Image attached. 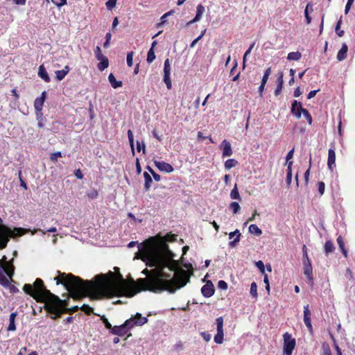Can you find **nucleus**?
Instances as JSON below:
<instances>
[{"mask_svg":"<svg viewBox=\"0 0 355 355\" xmlns=\"http://www.w3.org/2000/svg\"><path fill=\"white\" fill-rule=\"evenodd\" d=\"M141 259L148 267H155L152 270L145 268L142 273L146 278L132 279L128 283L119 273V282L114 280V273L96 276V284L88 282L92 289L91 297L97 299L125 296L132 297L141 291L153 293L168 291L175 293L184 286L190 279V275L184 269L179 268L178 261L174 260L173 253L162 239L152 236L139 244Z\"/></svg>","mask_w":355,"mask_h":355,"instance_id":"obj_1","label":"nucleus"},{"mask_svg":"<svg viewBox=\"0 0 355 355\" xmlns=\"http://www.w3.org/2000/svg\"><path fill=\"white\" fill-rule=\"evenodd\" d=\"M58 275L54 277L57 284L63 285L67 290V298L61 300L58 296L52 293L48 290L43 281L37 278L35 279L34 284H26L23 286V291L31 296L38 302L44 303V309L48 313H51V318L56 320L60 318L64 313V310L68 308L69 299L72 297L76 300H80L84 297H89L91 300H98L91 297V293L93 292L92 289L89 286L88 282L96 284L97 281L96 277L94 281L83 280L78 276H75L71 273L66 274L57 271Z\"/></svg>","mask_w":355,"mask_h":355,"instance_id":"obj_2","label":"nucleus"},{"mask_svg":"<svg viewBox=\"0 0 355 355\" xmlns=\"http://www.w3.org/2000/svg\"><path fill=\"white\" fill-rule=\"evenodd\" d=\"M28 230L21 227H15L11 230L3 225V220L0 218V250L4 249L10 238L15 239L24 235Z\"/></svg>","mask_w":355,"mask_h":355,"instance_id":"obj_3","label":"nucleus"},{"mask_svg":"<svg viewBox=\"0 0 355 355\" xmlns=\"http://www.w3.org/2000/svg\"><path fill=\"white\" fill-rule=\"evenodd\" d=\"M291 112L293 115H294L297 119H300L303 114L304 118L307 121L309 125L312 124L313 119L311 114L308 111V110L303 108L302 103L298 102L295 100L291 105Z\"/></svg>","mask_w":355,"mask_h":355,"instance_id":"obj_4","label":"nucleus"},{"mask_svg":"<svg viewBox=\"0 0 355 355\" xmlns=\"http://www.w3.org/2000/svg\"><path fill=\"white\" fill-rule=\"evenodd\" d=\"M284 338V353L285 355H291L295 347V339L292 338L291 334L286 332L283 335Z\"/></svg>","mask_w":355,"mask_h":355,"instance_id":"obj_5","label":"nucleus"},{"mask_svg":"<svg viewBox=\"0 0 355 355\" xmlns=\"http://www.w3.org/2000/svg\"><path fill=\"white\" fill-rule=\"evenodd\" d=\"M217 326V334L214 336V342L217 344H221L223 342V318L218 317L216 319Z\"/></svg>","mask_w":355,"mask_h":355,"instance_id":"obj_6","label":"nucleus"},{"mask_svg":"<svg viewBox=\"0 0 355 355\" xmlns=\"http://www.w3.org/2000/svg\"><path fill=\"white\" fill-rule=\"evenodd\" d=\"M311 311L309 310V304L304 306V322L309 332L313 333V326L311 320Z\"/></svg>","mask_w":355,"mask_h":355,"instance_id":"obj_7","label":"nucleus"},{"mask_svg":"<svg viewBox=\"0 0 355 355\" xmlns=\"http://www.w3.org/2000/svg\"><path fill=\"white\" fill-rule=\"evenodd\" d=\"M2 265L3 266L2 273L5 272L11 278L14 274V266L10 262L6 261V257L5 256L3 257Z\"/></svg>","mask_w":355,"mask_h":355,"instance_id":"obj_8","label":"nucleus"},{"mask_svg":"<svg viewBox=\"0 0 355 355\" xmlns=\"http://www.w3.org/2000/svg\"><path fill=\"white\" fill-rule=\"evenodd\" d=\"M304 274L306 276L311 284H313V268L311 261H304Z\"/></svg>","mask_w":355,"mask_h":355,"instance_id":"obj_9","label":"nucleus"},{"mask_svg":"<svg viewBox=\"0 0 355 355\" xmlns=\"http://www.w3.org/2000/svg\"><path fill=\"white\" fill-rule=\"evenodd\" d=\"M201 293L205 297H210L214 294V288L213 284L209 282L205 284L201 288Z\"/></svg>","mask_w":355,"mask_h":355,"instance_id":"obj_10","label":"nucleus"},{"mask_svg":"<svg viewBox=\"0 0 355 355\" xmlns=\"http://www.w3.org/2000/svg\"><path fill=\"white\" fill-rule=\"evenodd\" d=\"M220 148L223 150V157H230L232 155L233 151L232 149V146L230 141L226 139H224L221 144Z\"/></svg>","mask_w":355,"mask_h":355,"instance_id":"obj_11","label":"nucleus"},{"mask_svg":"<svg viewBox=\"0 0 355 355\" xmlns=\"http://www.w3.org/2000/svg\"><path fill=\"white\" fill-rule=\"evenodd\" d=\"M155 166L162 171H165L167 173H171L173 171L174 168L168 163H166L165 162H159V161H155L154 162Z\"/></svg>","mask_w":355,"mask_h":355,"instance_id":"obj_12","label":"nucleus"},{"mask_svg":"<svg viewBox=\"0 0 355 355\" xmlns=\"http://www.w3.org/2000/svg\"><path fill=\"white\" fill-rule=\"evenodd\" d=\"M46 92L44 91L40 97L35 98L34 101V108L35 112H40L42 110L43 105L46 99Z\"/></svg>","mask_w":355,"mask_h":355,"instance_id":"obj_13","label":"nucleus"},{"mask_svg":"<svg viewBox=\"0 0 355 355\" xmlns=\"http://www.w3.org/2000/svg\"><path fill=\"white\" fill-rule=\"evenodd\" d=\"M128 331L125 326L123 324L119 326H114L110 331V334L118 336H123L127 334Z\"/></svg>","mask_w":355,"mask_h":355,"instance_id":"obj_14","label":"nucleus"},{"mask_svg":"<svg viewBox=\"0 0 355 355\" xmlns=\"http://www.w3.org/2000/svg\"><path fill=\"white\" fill-rule=\"evenodd\" d=\"M284 73L283 72L280 71L278 73V77L277 79V87L274 92V94L276 96H279L283 88V83H284Z\"/></svg>","mask_w":355,"mask_h":355,"instance_id":"obj_15","label":"nucleus"},{"mask_svg":"<svg viewBox=\"0 0 355 355\" xmlns=\"http://www.w3.org/2000/svg\"><path fill=\"white\" fill-rule=\"evenodd\" d=\"M336 162V153L334 149H329L328 151V159L327 166L331 171H333V166L335 165Z\"/></svg>","mask_w":355,"mask_h":355,"instance_id":"obj_16","label":"nucleus"},{"mask_svg":"<svg viewBox=\"0 0 355 355\" xmlns=\"http://www.w3.org/2000/svg\"><path fill=\"white\" fill-rule=\"evenodd\" d=\"M348 46L346 43L342 44L341 49L337 53L336 58L338 61H343L347 58Z\"/></svg>","mask_w":355,"mask_h":355,"instance_id":"obj_17","label":"nucleus"},{"mask_svg":"<svg viewBox=\"0 0 355 355\" xmlns=\"http://www.w3.org/2000/svg\"><path fill=\"white\" fill-rule=\"evenodd\" d=\"M204 12H205L204 6L202 4H198L196 8V14L195 17L191 21H190L188 24H193V23H195L196 21H199L200 19V18L202 17V15H203Z\"/></svg>","mask_w":355,"mask_h":355,"instance_id":"obj_18","label":"nucleus"},{"mask_svg":"<svg viewBox=\"0 0 355 355\" xmlns=\"http://www.w3.org/2000/svg\"><path fill=\"white\" fill-rule=\"evenodd\" d=\"M70 71V67L68 65H66L63 69L62 70H58L55 73V78L58 80L61 81L62 80L64 77L67 75V73Z\"/></svg>","mask_w":355,"mask_h":355,"instance_id":"obj_19","label":"nucleus"},{"mask_svg":"<svg viewBox=\"0 0 355 355\" xmlns=\"http://www.w3.org/2000/svg\"><path fill=\"white\" fill-rule=\"evenodd\" d=\"M132 318H134L135 324H136L137 326H142L148 321L146 317H143L139 313H137Z\"/></svg>","mask_w":355,"mask_h":355,"instance_id":"obj_20","label":"nucleus"},{"mask_svg":"<svg viewBox=\"0 0 355 355\" xmlns=\"http://www.w3.org/2000/svg\"><path fill=\"white\" fill-rule=\"evenodd\" d=\"M38 76L46 83H49L51 81L50 77L43 64L39 67Z\"/></svg>","mask_w":355,"mask_h":355,"instance_id":"obj_21","label":"nucleus"},{"mask_svg":"<svg viewBox=\"0 0 355 355\" xmlns=\"http://www.w3.org/2000/svg\"><path fill=\"white\" fill-rule=\"evenodd\" d=\"M235 235L236 236V237L234 239V240L232 241H230L229 243V246L231 247V248L235 247L236 244L239 241L240 236H241V233L239 232V231L238 230H236L234 232H230L229 234L230 239H232Z\"/></svg>","mask_w":355,"mask_h":355,"instance_id":"obj_22","label":"nucleus"},{"mask_svg":"<svg viewBox=\"0 0 355 355\" xmlns=\"http://www.w3.org/2000/svg\"><path fill=\"white\" fill-rule=\"evenodd\" d=\"M108 80L114 89H116L122 86L123 83L120 80H116L113 73H110L108 76Z\"/></svg>","mask_w":355,"mask_h":355,"instance_id":"obj_23","label":"nucleus"},{"mask_svg":"<svg viewBox=\"0 0 355 355\" xmlns=\"http://www.w3.org/2000/svg\"><path fill=\"white\" fill-rule=\"evenodd\" d=\"M100 62L97 64V67L99 71H103L109 66V60L105 56L98 60Z\"/></svg>","mask_w":355,"mask_h":355,"instance_id":"obj_24","label":"nucleus"},{"mask_svg":"<svg viewBox=\"0 0 355 355\" xmlns=\"http://www.w3.org/2000/svg\"><path fill=\"white\" fill-rule=\"evenodd\" d=\"M144 178L145 180L144 189L146 191H148L151 187V183L153 182L152 178L147 172L144 173Z\"/></svg>","mask_w":355,"mask_h":355,"instance_id":"obj_25","label":"nucleus"},{"mask_svg":"<svg viewBox=\"0 0 355 355\" xmlns=\"http://www.w3.org/2000/svg\"><path fill=\"white\" fill-rule=\"evenodd\" d=\"M335 247L331 241H327L324 243V252L327 256L334 251Z\"/></svg>","mask_w":355,"mask_h":355,"instance_id":"obj_26","label":"nucleus"},{"mask_svg":"<svg viewBox=\"0 0 355 355\" xmlns=\"http://www.w3.org/2000/svg\"><path fill=\"white\" fill-rule=\"evenodd\" d=\"M17 316L16 313H11L10 315V324L8 327V331H15L16 329L15 320Z\"/></svg>","mask_w":355,"mask_h":355,"instance_id":"obj_27","label":"nucleus"},{"mask_svg":"<svg viewBox=\"0 0 355 355\" xmlns=\"http://www.w3.org/2000/svg\"><path fill=\"white\" fill-rule=\"evenodd\" d=\"M249 232L257 236H260L262 234L261 230L255 224L250 225L249 227Z\"/></svg>","mask_w":355,"mask_h":355,"instance_id":"obj_28","label":"nucleus"},{"mask_svg":"<svg viewBox=\"0 0 355 355\" xmlns=\"http://www.w3.org/2000/svg\"><path fill=\"white\" fill-rule=\"evenodd\" d=\"M230 197L232 199L241 200L236 184H235L234 188L230 192Z\"/></svg>","mask_w":355,"mask_h":355,"instance_id":"obj_29","label":"nucleus"},{"mask_svg":"<svg viewBox=\"0 0 355 355\" xmlns=\"http://www.w3.org/2000/svg\"><path fill=\"white\" fill-rule=\"evenodd\" d=\"M302 57V54L299 51L291 52L288 54L287 59L289 60H299Z\"/></svg>","mask_w":355,"mask_h":355,"instance_id":"obj_30","label":"nucleus"},{"mask_svg":"<svg viewBox=\"0 0 355 355\" xmlns=\"http://www.w3.org/2000/svg\"><path fill=\"white\" fill-rule=\"evenodd\" d=\"M337 243H338L339 248H340L343 254L345 255V257H347V251L345 248V243H344L343 239L341 236H339L337 238Z\"/></svg>","mask_w":355,"mask_h":355,"instance_id":"obj_31","label":"nucleus"},{"mask_svg":"<svg viewBox=\"0 0 355 355\" xmlns=\"http://www.w3.org/2000/svg\"><path fill=\"white\" fill-rule=\"evenodd\" d=\"M127 134H128V137L130 146L132 152V153L134 155L135 154V145H134V135H133V132H132V131L131 130H128Z\"/></svg>","mask_w":355,"mask_h":355,"instance_id":"obj_32","label":"nucleus"},{"mask_svg":"<svg viewBox=\"0 0 355 355\" xmlns=\"http://www.w3.org/2000/svg\"><path fill=\"white\" fill-rule=\"evenodd\" d=\"M123 325L127 329V331L128 332L129 330L132 329L134 327L137 326L136 324H135L134 318L132 317L125 321L123 323Z\"/></svg>","mask_w":355,"mask_h":355,"instance_id":"obj_33","label":"nucleus"},{"mask_svg":"<svg viewBox=\"0 0 355 355\" xmlns=\"http://www.w3.org/2000/svg\"><path fill=\"white\" fill-rule=\"evenodd\" d=\"M238 164V162L234 159H229L225 161L224 166L226 169H230L234 167Z\"/></svg>","mask_w":355,"mask_h":355,"instance_id":"obj_34","label":"nucleus"},{"mask_svg":"<svg viewBox=\"0 0 355 355\" xmlns=\"http://www.w3.org/2000/svg\"><path fill=\"white\" fill-rule=\"evenodd\" d=\"M341 24H342V17H340L339 20L337 21V24H336V28H335L336 33L339 37H343L345 33L344 31L340 30Z\"/></svg>","mask_w":355,"mask_h":355,"instance_id":"obj_35","label":"nucleus"},{"mask_svg":"<svg viewBox=\"0 0 355 355\" xmlns=\"http://www.w3.org/2000/svg\"><path fill=\"white\" fill-rule=\"evenodd\" d=\"M80 310L83 311L87 315H90L94 313L93 308H92L88 304H83L82 306L80 307Z\"/></svg>","mask_w":355,"mask_h":355,"instance_id":"obj_36","label":"nucleus"},{"mask_svg":"<svg viewBox=\"0 0 355 355\" xmlns=\"http://www.w3.org/2000/svg\"><path fill=\"white\" fill-rule=\"evenodd\" d=\"M272 73V69H271V67H268L265 71H264V73H263V76L262 77V80H261V83H263V84H266L268 80V78L269 76H270Z\"/></svg>","mask_w":355,"mask_h":355,"instance_id":"obj_37","label":"nucleus"},{"mask_svg":"<svg viewBox=\"0 0 355 355\" xmlns=\"http://www.w3.org/2000/svg\"><path fill=\"white\" fill-rule=\"evenodd\" d=\"M155 59V51L153 49H150L147 53L146 61L148 63L150 64V63L153 62Z\"/></svg>","mask_w":355,"mask_h":355,"instance_id":"obj_38","label":"nucleus"},{"mask_svg":"<svg viewBox=\"0 0 355 355\" xmlns=\"http://www.w3.org/2000/svg\"><path fill=\"white\" fill-rule=\"evenodd\" d=\"M171 74H164L163 80L166 85L168 89H171L172 83L170 77Z\"/></svg>","mask_w":355,"mask_h":355,"instance_id":"obj_39","label":"nucleus"},{"mask_svg":"<svg viewBox=\"0 0 355 355\" xmlns=\"http://www.w3.org/2000/svg\"><path fill=\"white\" fill-rule=\"evenodd\" d=\"M250 294L251 295L254 297L257 298L258 294H257V285L255 282H252L250 286Z\"/></svg>","mask_w":355,"mask_h":355,"instance_id":"obj_40","label":"nucleus"},{"mask_svg":"<svg viewBox=\"0 0 355 355\" xmlns=\"http://www.w3.org/2000/svg\"><path fill=\"white\" fill-rule=\"evenodd\" d=\"M164 74H171V65L168 58L166 59L164 64Z\"/></svg>","mask_w":355,"mask_h":355,"instance_id":"obj_41","label":"nucleus"},{"mask_svg":"<svg viewBox=\"0 0 355 355\" xmlns=\"http://www.w3.org/2000/svg\"><path fill=\"white\" fill-rule=\"evenodd\" d=\"M322 355H332L331 348L328 343H322Z\"/></svg>","mask_w":355,"mask_h":355,"instance_id":"obj_42","label":"nucleus"},{"mask_svg":"<svg viewBox=\"0 0 355 355\" xmlns=\"http://www.w3.org/2000/svg\"><path fill=\"white\" fill-rule=\"evenodd\" d=\"M230 209L232 210L234 214H237L240 210L241 207L237 202H232L230 205Z\"/></svg>","mask_w":355,"mask_h":355,"instance_id":"obj_43","label":"nucleus"},{"mask_svg":"<svg viewBox=\"0 0 355 355\" xmlns=\"http://www.w3.org/2000/svg\"><path fill=\"white\" fill-rule=\"evenodd\" d=\"M134 52L133 51H130V52H128V54H127V64L128 67H132V64H133V55H134Z\"/></svg>","mask_w":355,"mask_h":355,"instance_id":"obj_44","label":"nucleus"},{"mask_svg":"<svg viewBox=\"0 0 355 355\" xmlns=\"http://www.w3.org/2000/svg\"><path fill=\"white\" fill-rule=\"evenodd\" d=\"M101 320H102L103 323L104 324L105 328L109 329L110 331H112V328H113V327L104 315L101 316Z\"/></svg>","mask_w":355,"mask_h":355,"instance_id":"obj_45","label":"nucleus"},{"mask_svg":"<svg viewBox=\"0 0 355 355\" xmlns=\"http://www.w3.org/2000/svg\"><path fill=\"white\" fill-rule=\"evenodd\" d=\"M94 53H95V56H96V58L97 60H99L101 58H103L104 57H105V55H104L102 52H101V48L97 46L94 50Z\"/></svg>","mask_w":355,"mask_h":355,"instance_id":"obj_46","label":"nucleus"},{"mask_svg":"<svg viewBox=\"0 0 355 355\" xmlns=\"http://www.w3.org/2000/svg\"><path fill=\"white\" fill-rule=\"evenodd\" d=\"M87 197L89 199H96L98 196V192L96 189H93L87 193Z\"/></svg>","mask_w":355,"mask_h":355,"instance_id":"obj_47","label":"nucleus"},{"mask_svg":"<svg viewBox=\"0 0 355 355\" xmlns=\"http://www.w3.org/2000/svg\"><path fill=\"white\" fill-rule=\"evenodd\" d=\"M37 231L42 232V234H46V232L54 233L57 232V229L55 227H52L49 229H38Z\"/></svg>","mask_w":355,"mask_h":355,"instance_id":"obj_48","label":"nucleus"},{"mask_svg":"<svg viewBox=\"0 0 355 355\" xmlns=\"http://www.w3.org/2000/svg\"><path fill=\"white\" fill-rule=\"evenodd\" d=\"M62 157V153L60 151H58V152L53 153L51 155L50 159L52 162H55L58 160V157Z\"/></svg>","mask_w":355,"mask_h":355,"instance_id":"obj_49","label":"nucleus"},{"mask_svg":"<svg viewBox=\"0 0 355 355\" xmlns=\"http://www.w3.org/2000/svg\"><path fill=\"white\" fill-rule=\"evenodd\" d=\"M0 283L4 287H7L9 285V280L3 275H0Z\"/></svg>","mask_w":355,"mask_h":355,"instance_id":"obj_50","label":"nucleus"},{"mask_svg":"<svg viewBox=\"0 0 355 355\" xmlns=\"http://www.w3.org/2000/svg\"><path fill=\"white\" fill-rule=\"evenodd\" d=\"M112 37V35L110 33H107L105 35V42L103 44V47L107 49L110 46V42Z\"/></svg>","mask_w":355,"mask_h":355,"instance_id":"obj_51","label":"nucleus"},{"mask_svg":"<svg viewBox=\"0 0 355 355\" xmlns=\"http://www.w3.org/2000/svg\"><path fill=\"white\" fill-rule=\"evenodd\" d=\"M78 310H80V307L78 306H73L71 308H67V309H65L64 313L72 314L73 313L76 312Z\"/></svg>","mask_w":355,"mask_h":355,"instance_id":"obj_52","label":"nucleus"},{"mask_svg":"<svg viewBox=\"0 0 355 355\" xmlns=\"http://www.w3.org/2000/svg\"><path fill=\"white\" fill-rule=\"evenodd\" d=\"M137 150L138 152H140L141 150H143V153H146L145 150V144L144 141L140 143L139 141H137Z\"/></svg>","mask_w":355,"mask_h":355,"instance_id":"obj_53","label":"nucleus"},{"mask_svg":"<svg viewBox=\"0 0 355 355\" xmlns=\"http://www.w3.org/2000/svg\"><path fill=\"white\" fill-rule=\"evenodd\" d=\"M228 285L227 282L224 280H220L218 282V288L222 290H227Z\"/></svg>","mask_w":355,"mask_h":355,"instance_id":"obj_54","label":"nucleus"},{"mask_svg":"<svg viewBox=\"0 0 355 355\" xmlns=\"http://www.w3.org/2000/svg\"><path fill=\"white\" fill-rule=\"evenodd\" d=\"M117 0H108L106 2V6L109 10L112 9L115 7Z\"/></svg>","mask_w":355,"mask_h":355,"instance_id":"obj_55","label":"nucleus"},{"mask_svg":"<svg viewBox=\"0 0 355 355\" xmlns=\"http://www.w3.org/2000/svg\"><path fill=\"white\" fill-rule=\"evenodd\" d=\"M318 185V192L322 196L324 193L325 184L323 182H319Z\"/></svg>","mask_w":355,"mask_h":355,"instance_id":"obj_56","label":"nucleus"},{"mask_svg":"<svg viewBox=\"0 0 355 355\" xmlns=\"http://www.w3.org/2000/svg\"><path fill=\"white\" fill-rule=\"evenodd\" d=\"M256 266L263 274H265V266L262 261H259L256 262Z\"/></svg>","mask_w":355,"mask_h":355,"instance_id":"obj_57","label":"nucleus"},{"mask_svg":"<svg viewBox=\"0 0 355 355\" xmlns=\"http://www.w3.org/2000/svg\"><path fill=\"white\" fill-rule=\"evenodd\" d=\"M354 0H347V4L345 6V13L346 15L349 12V10L351 8V6L354 3Z\"/></svg>","mask_w":355,"mask_h":355,"instance_id":"obj_58","label":"nucleus"},{"mask_svg":"<svg viewBox=\"0 0 355 355\" xmlns=\"http://www.w3.org/2000/svg\"><path fill=\"white\" fill-rule=\"evenodd\" d=\"M302 252H303V259L304 261H310L309 257H308V252H307V248L305 245L302 247Z\"/></svg>","mask_w":355,"mask_h":355,"instance_id":"obj_59","label":"nucleus"},{"mask_svg":"<svg viewBox=\"0 0 355 355\" xmlns=\"http://www.w3.org/2000/svg\"><path fill=\"white\" fill-rule=\"evenodd\" d=\"M250 49H248L245 53H244L243 58V69L245 68L246 66V60H247V56L251 53Z\"/></svg>","mask_w":355,"mask_h":355,"instance_id":"obj_60","label":"nucleus"},{"mask_svg":"<svg viewBox=\"0 0 355 355\" xmlns=\"http://www.w3.org/2000/svg\"><path fill=\"white\" fill-rule=\"evenodd\" d=\"M74 175L79 180L83 178V174L80 168L75 170Z\"/></svg>","mask_w":355,"mask_h":355,"instance_id":"obj_61","label":"nucleus"},{"mask_svg":"<svg viewBox=\"0 0 355 355\" xmlns=\"http://www.w3.org/2000/svg\"><path fill=\"white\" fill-rule=\"evenodd\" d=\"M174 349L176 350V351H180V350H182L183 349V343L182 341H179L177 343H175L173 346Z\"/></svg>","mask_w":355,"mask_h":355,"instance_id":"obj_62","label":"nucleus"},{"mask_svg":"<svg viewBox=\"0 0 355 355\" xmlns=\"http://www.w3.org/2000/svg\"><path fill=\"white\" fill-rule=\"evenodd\" d=\"M308 7H309V4L306 7V9H305V11H304V14H305V18H306V24H309L311 21V18L309 15V13H308Z\"/></svg>","mask_w":355,"mask_h":355,"instance_id":"obj_63","label":"nucleus"},{"mask_svg":"<svg viewBox=\"0 0 355 355\" xmlns=\"http://www.w3.org/2000/svg\"><path fill=\"white\" fill-rule=\"evenodd\" d=\"M291 181H292V173H287L286 182L288 187L291 185Z\"/></svg>","mask_w":355,"mask_h":355,"instance_id":"obj_64","label":"nucleus"}]
</instances>
